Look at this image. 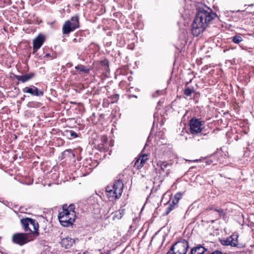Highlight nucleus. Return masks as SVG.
Masks as SVG:
<instances>
[{"label":"nucleus","mask_w":254,"mask_h":254,"mask_svg":"<svg viewBox=\"0 0 254 254\" xmlns=\"http://www.w3.org/2000/svg\"><path fill=\"white\" fill-rule=\"evenodd\" d=\"M195 17L191 23V34L197 36L203 32L210 22L217 16L213 10L201 3H195Z\"/></svg>","instance_id":"obj_1"},{"label":"nucleus","mask_w":254,"mask_h":254,"mask_svg":"<svg viewBox=\"0 0 254 254\" xmlns=\"http://www.w3.org/2000/svg\"><path fill=\"white\" fill-rule=\"evenodd\" d=\"M124 184L121 180H118L114 184L107 186L106 190L109 198L117 199L122 195Z\"/></svg>","instance_id":"obj_2"},{"label":"nucleus","mask_w":254,"mask_h":254,"mask_svg":"<svg viewBox=\"0 0 254 254\" xmlns=\"http://www.w3.org/2000/svg\"><path fill=\"white\" fill-rule=\"evenodd\" d=\"M205 121L196 117L191 118V139H195L196 136H201L206 134L203 133Z\"/></svg>","instance_id":"obj_3"},{"label":"nucleus","mask_w":254,"mask_h":254,"mask_svg":"<svg viewBox=\"0 0 254 254\" xmlns=\"http://www.w3.org/2000/svg\"><path fill=\"white\" fill-rule=\"evenodd\" d=\"M20 223L25 231L31 232L35 237L39 235V224L37 220L26 217L21 219Z\"/></svg>","instance_id":"obj_4"},{"label":"nucleus","mask_w":254,"mask_h":254,"mask_svg":"<svg viewBox=\"0 0 254 254\" xmlns=\"http://www.w3.org/2000/svg\"><path fill=\"white\" fill-rule=\"evenodd\" d=\"M79 27V16H72L70 20L66 21L63 25L62 32L63 35H68L70 32Z\"/></svg>","instance_id":"obj_5"},{"label":"nucleus","mask_w":254,"mask_h":254,"mask_svg":"<svg viewBox=\"0 0 254 254\" xmlns=\"http://www.w3.org/2000/svg\"><path fill=\"white\" fill-rule=\"evenodd\" d=\"M58 219L61 225L64 227H67L71 225L74 222L75 217L73 216V213L70 214L69 212L62 211L59 213Z\"/></svg>","instance_id":"obj_6"},{"label":"nucleus","mask_w":254,"mask_h":254,"mask_svg":"<svg viewBox=\"0 0 254 254\" xmlns=\"http://www.w3.org/2000/svg\"><path fill=\"white\" fill-rule=\"evenodd\" d=\"M189 247V244L185 240H181L176 242L171 247L175 254H186Z\"/></svg>","instance_id":"obj_7"},{"label":"nucleus","mask_w":254,"mask_h":254,"mask_svg":"<svg viewBox=\"0 0 254 254\" xmlns=\"http://www.w3.org/2000/svg\"><path fill=\"white\" fill-rule=\"evenodd\" d=\"M30 236L29 234L15 233L12 235V241L15 244L23 246L32 240L30 239Z\"/></svg>","instance_id":"obj_8"},{"label":"nucleus","mask_w":254,"mask_h":254,"mask_svg":"<svg viewBox=\"0 0 254 254\" xmlns=\"http://www.w3.org/2000/svg\"><path fill=\"white\" fill-rule=\"evenodd\" d=\"M221 148L217 149V150L211 154L209 156H207L203 158L205 160V163L206 165H215L220 161V156H222V153L221 152Z\"/></svg>","instance_id":"obj_9"},{"label":"nucleus","mask_w":254,"mask_h":254,"mask_svg":"<svg viewBox=\"0 0 254 254\" xmlns=\"http://www.w3.org/2000/svg\"><path fill=\"white\" fill-rule=\"evenodd\" d=\"M237 236L231 235L226 239L220 240V243L223 246H231L232 247H238Z\"/></svg>","instance_id":"obj_10"},{"label":"nucleus","mask_w":254,"mask_h":254,"mask_svg":"<svg viewBox=\"0 0 254 254\" xmlns=\"http://www.w3.org/2000/svg\"><path fill=\"white\" fill-rule=\"evenodd\" d=\"M24 93H29L32 96H42L44 94L43 91L39 90L36 87L32 86V87H26L22 89Z\"/></svg>","instance_id":"obj_11"},{"label":"nucleus","mask_w":254,"mask_h":254,"mask_svg":"<svg viewBox=\"0 0 254 254\" xmlns=\"http://www.w3.org/2000/svg\"><path fill=\"white\" fill-rule=\"evenodd\" d=\"M45 41V37L44 35L39 34L33 42V47L34 52L40 49L44 43Z\"/></svg>","instance_id":"obj_12"},{"label":"nucleus","mask_w":254,"mask_h":254,"mask_svg":"<svg viewBox=\"0 0 254 254\" xmlns=\"http://www.w3.org/2000/svg\"><path fill=\"white\" fill-rule=\"evenodd\" d=\"M185 127L183 129L181 135L182 137H184L185 140L190 138V120H188V122L184 123Z\"/></svg>","instance_id":"obj_13"},{"label":"nucleus","mask_w":254,"mask_h":254,"mask_svg":"<svg viewBox=\"0 0 254 254\" xmlns=\"http://www.w3.org/2000/svg\"><path fill=\"white\" fill-rule=\"evenodd\" d=\"M35 74L33 73L26 74L22 75H15V78L18 81H20L22 83H24L32 79Z\"/></svg>","instance_id":"obj_14"},{"label":"nucleus","mask_w":254,"mask_h":254,"mask_svg":"<svg viewBox=\"0 0 254 254\" xmlns=\"http://www.w3.org/2000/svg\"><path fill=\"white\" fill-rule=\"evenodd\" d=\"M74 242V241L73 239L66 237L62 240L61 244L63 247L65 249H68L72 246Z\"/></svg>","instance_id":"obj_15"},{"label":"nucleus","mask_w":254,"mask_h":254,"mask_svg":"<svg viewBox=\"0 0 254 254\" xmlns=\"http://www.w3.org/2000/svg\"><path fill=\"white\" fill-rule=\"evenodd\" d=\"M207 251V249L205 248L201 245H198L197 246L191 248V254H204V253Z\"/></svg>","instance_id":"obj_16"},{"label":"nucleus","mask_w":254,"mask_h":254,"mask_svg":"<svg viewBox=\"0 0 254 254\" xmlns=\"http://www.w3.org/2000/svg\"><path fill=\"white\" fill-rule=\"evenodd\" d=\"M190 229L188 227L186 228L184 234H183V238L181 240H185L188 243V244H189L190 241Z\"/></svg>","instance_id":"obj_17"},{"label":"nucleus","mask_w":254,"mask_h":254,"mask_svg":"<svg viewBox=\"0 0 254 254\" xmlns=\"http://www.w3.org/2000/svg\"><path fill=\"white\" fill-rule=\"evenodd\" d=\"M76 69L79 70L80 72L87 73L89 72V69L83 65H78L75 67Z\"/></svg>","instance_id":"obj_18"},{"label":"nucleus","mask_w":254,"mask_h":254,"mask_svg":"<svg viewBox=\"0 0 254 254\" xmlns=\"http://www.w3.org/2000/svg\"><path fill=\"white\" fill-rule=\"evenodd\" d=\"M74 209H75L74 205L73 204H70L67 207V210H64V211L69 212V213H70V214H71L72 212H73V216L76 217V214H75V212L74 211Z\"/></svg>","instance_id":"obj_19"},{"label":"nucleus","mask_w":254,"mask_h":254,"mask_svg":"<svg viewBox=\"0 0 254 254\" xmlns=\"http://www.w3.org/2000/svg\"><path fill=\"white\" fill-rule=\"evenodd\" d=\"M214 210L218 213L217 216L216 217V219H219L222 217H224L225 215V213L224 212L223 209H214Z\"/></svg>","instance_id":"obj_20"},{"label":"nucleus","mask_w":254,"mask_h":254,"mask_svg":"<svg viewBox=\"0 0 254 254\" xmlns=\"http://www.w3.org/2000/svg\"><path fill=\"white\" fill-rule=\"evenodd\" d=\"M232 41L235 44H239L242 41V37L239 35H235L232 38Z\"/></svg>","instance_id":"obj_21"},{"label":"nucleus","mask_w":254,"mask_h":254,"mask_svg":"<svg viewBox=\"0 0 254 254\" xmlns=\"http://www.w3.org/2000/svg\"><path fill=\"white\" fill-rule=\"evenodd\" d=\"M143 166V163H141L140 162V160L138 158L136 159L135 163L134 164V167L137 170L140 169L141 168H142Z\"/></svg>","instance_id":"obj_22"},{"label":"nucleus","mask_w":254,"mask_h":254,"mask_svg":"<svg viewBox=\"0 0 254 254\" xmlns=\"http://www.w3.org/2000/svg\"><path fill=\"white\" fill-rule=\"evenodd\" d=\"M183 196V193L181 192H178L176 193L174 196V199H173V203H178L179 200L182 198Z\"/></svg>","instance_id":"obj_23"},{"label":"nucleus","mask_w":254,"mask_h":254,"mask_svg":"<svg viewBox=\"0 0 254 254\" xmlns=\"http://www.w3.org/2000/svg\"><path fill=\"white\" fill-rule=\"evenodd\" d=\"M65 133L67 136H69L70 137L75 138L77 137V134L73 130H66Z\"/></svg>","instance_id":"obj_24"},{"label":"nucleus","mask_w":254,"mask_h":254,"mask_svg":"<svg viewBox=\"0 0 254 254\" xmlns=\"http://www.w3.org/2000/svg\"><path fill=\"white\" fill-rule=\"evenodd\" d=\"M168 165V164L164 162L160 161L157 163V166L160 167L163 171L165 170V169L167 167Z\"/></svg>","instance_id":"obj_25"},{"label":"nucleus","mask_w":254,"mask_h":254,"mask_svg":"<svg viewBox=\"0 0 254 254\" xmlns=\"http://www.w3.org/2000/svg\"><path fill=\"white\" fill-rule=\"evenodd\" d=\"M193 110H194L193 116L194 117L199 116V114L201 113L200 107L198 106L194 107L193 108Z\"/></svg>","instance_id":"obj_26"},{"label":"nucleus","mask_w":254,"mask_h":254,"mask_svg":"<svg viewBox=\"0 0 254 254\" xmlns=\"http://www.w3.org/2000/svg\"><path fill=\"white\" fill-rule=\"evenodd\" d=\"M138 158L140 160V162L141 163H143V165H144V163H145L146 161L148 159L147 158V155L146 154H144L142 155H140Z\"/></svg>","instance_id":"obj_27"},{"label":"nucleus","mask_w":254,"mask_h":254,"mask_svg":"<svg viewBox=\"0 0 254 254\" xmlns=\"http://www.w3.org/2000/svg\"><path fill=\"white\" fill-rule=\"evenodd\" d=\"M122 218V216L121 215V213L118 212L117 211L115 212V213L113 215V219L114 220L116 219L119 220V219H121Z\"/></svg>","instance_id":"obj_28"},{"label":"nucleus","mask_w":254,"mask_h":254,"mask_svg":"<svg viewBox=\"0 0 254 254\" xmlns=\"http://www.w3.org/2000/svg\"><path fill=\"white\" fill-rule=\"evenodd\" d=\"M199 96V94L197 93H195L193 97V101L195 103H197L198 102V97Z\"/></svg>","instance_id":"obj_29"},{"label":"nucleus","mask_w":254,"mask_h":254,"mask_svg":"<svg viewBox=\"0 0 254 254\" xmlns=\"http://www.w3.org/2000/svg\"><path fill=\"white\" fill-rule=\"evenodd\" d=\"M184 94L187 96L190 95V89L189 87L187 88L184 91Z\"/></svg>","instance_id":"obj_30"},{"label":"nucleus","mask_w":254,"mask_h":254,"mask_svg":"<svg viewBox=\"0 0 254 254\" xmlns=\"http://www.w3.org/2000/svg\"><path fill=\"white\" fill-rule=\"evenodd\" d=\"M125 209H120L119 211H118V212L121 213V215L123 217L124 215L125 214Z\"/></svg>","instance_id":"obj_31"},{"label":"nucleus","mask_w":254,"mask_h":254,"mask_svg":"<svg viewBox=\"0 0 254 254\" xmlns=\"http://www.w3.org/2000/svg\"><path fill=\"white\" fill-rule=\"evenodd\" d=\"M68 206L67 204H64L63 206V211L67 210Z\"/></svg>","instance_id":"obj_32"},{"label":"nucleus","mask_w":254,"mask_h":254,"mask_svg":"<svg viewBox=\"0 0 254 254\" xmlns=\"http://www.w3.org/2000/svg\"><path fill=\"white\" fill-rule=\"evenodd\" d=\"M66 152H70L72 154V155L74 156V154L72 152V150L71 149H68V150H66L64 151V153H65Z\"/></svg>","instance_id":"obj_33"},{"label":"nucleus","mask_w":254,"mask_h":254,"mask_svg":"<svg viewBox=\"0 0 254 254\" xmlns=\"http://www.w3.org/2000/svg\"><path fill=\"white\" fill-rule=\"evenodd\" d=\"M214 209H217V208H215V207H214L213 206L212 207H209L207 208V210H214Z\"/></svg>","instance_id":"obj_34"},{"label":"nucleus","mask_w":254,"mask_h":254,"mask_svg":"<svg viewBox=\"0 0 254 254\" xmlns=\"http://www.w3.org/2000/svg\"><path fill=\"white\" fill-rule=\"evenodd\" d=\"M201 161V159H195V160H191V163H192V162H199V161Z\"/></svg>","instance_id":"obj_35"},{"label":"nucleus","mask_w":254,"mask_h":254,"mask_svg":"<svg viewBox=\"0 0 254 254\" xmlns=\"http://www.w3.org/2000/svg\"><path fill=\"white\" fill-rule=\"evenodd\" d=\"M167 254H175V253H174L173 251H171V248L170 250H169V251L167 253Z\"/></svg>","instance_id":"obj_36"},{"label":"nucleus","mask_w":254,"mask_h":254,"mask_svg":"<svg viewBox=\"0 0 254 254\" xmlns=\"http://www.w3.org/2000/svg\"><path fill=\"white\" fill-rule=\"evenodd\" d=\"M107 138L106 136H104L103 137V138H102L103 142H105L106 141H107Z\"/></svg>","instance_id":"obj_37"},{"label":"nucleus","mask_w":254,"mask_h":254,"mask_svg":"<svg viewBox=\"0 0 254 254\" xmlns=\"http://www.w3.org/2000/svg\"><path fill=\"white\" fill-rule=\"evenodd\" d=\"M171 210H172V207L171 206H169L168 208V210H167V213L168 214Z\"/></svg>","instance_id":"obj_38"},{"label":"nucleus","mask_w":254,"mask_h":254,"mask_svg":"<svg viewBox=\"0 0 254 254\" xmlns=\"http://www.w3.org/2000/svg\"><path fill=\"white\" fill-rule=\"evenodd\" d=\"M110 254V251H108L107 252L101 253L100 254Z\"/></svg>","instance_id":"obj_39"},{"label":"nucleus","mask_w":254,"mask_h":254,"mask_svg":"<svg viewBox=\"0 0 254 254\" xmlns=\"http://www.w3.org/2000/svg\"><path fill=\"white\" fill-rule=\"evenodd\" d=\"M186 117L189 118V116H187V115H185L183 118V121H184L186 120Z\"/></svg>","instance_id":"obj_40"},{"label":"nucleus","mask_w":254,"mask_h":254,"mask_svg":"<svg viewBox=\"0 0 254 254\" xmlns=\"http://www.w3.org/2000/svg\"><path fill=\"white\" fill-rule=\"evenodd\" d=\"M73 42L75 43L77 42V40L76 38H74L72 40Z\"/></svg>","instance_id":"obj_41"},{"label":"nucleus","mask_w":254,"mask_h":254,"mask_svg":"<svg viewBox=\"0 0 254 254\" xmlns=\"http://www.w3.org/2000/svg\"><path fill=\"white\" fill-rule=\"evenodd\" d=\"M191 94L194 92L193 89L192 88H191Z\"/></svg>","instance_id":"obj_42"},{"label":"nucleus","mask_w":254,"mask_h":254,"mask_svg":"<svg viewBox=\"0 0 254 254\" xmlns=\"http://www.w3.org/2000/svg\"><path fill=\"white\" fill-rule=\"evenodd\" d=\"M188 214H188V211H187L186 212V215H188Z\"/></svg>","instance_id":"obj_43"},{"label":"nucleus","mask_w":254,"mask_h":254,"mask_svg":"<svg viewBox=\"0 0 254 254\" xmlns=\"http://www.w3.org/2000/svg\"><path fill=\"white\" fill-rule=\"evenodd\" d=\"M104 240H105L104 239H101V241H104Z\"/></svg>","instance_id":"obj_44"},{"label":"nucleus","mask_w":254,"mask_h":254,"mask_svg":"<svg viewBox=\"0 0 254 254\" xmlns=\"http://www.w3.org/2000/svg\"><path fill=\"white\" fill-rule=\"evenodd\" d=\"M240 10H237L236 12H240Z\"/></svg>","instance_id":"obj_45"},{"label":"nucleus","mask_w":254,"mask_h":254,"mask_svg":"<svg viewBox=\"0 0 254 254\" xmlns=\"http://www.w3.org/2000/svg\"><path fill=\"white\" fill-rule=\"evenodd\" d=\"M24 97L21 98V100H24Z\"/></svg>","instance_id":"obj_46"},{"label":"nucleus","mask_w":254,"mask_h":254,"mask_svg":"<svg viewBox=\"0 0 254 254\" xmlns=\"http://www.w3.org/2000/svg\"><path fill=\"white\" fill-rule=\"evenodd\" d=\"M46 56H49V54H47V55H46Z\"/></svg>","instance_id":"obj_47"},{"label":"nucleus","mask_w":254,"mask_h":254,"mask_svg":"<svg viewBox=\"0 0 254 254\" xmlns=\"http://www.w3.org/2000/svg\"><path fill=\"white\" fill-rule=\"evenodd\" d=\"M189 254H190V252H189Z\"/></svg>","instance_id":"obj_48"}]
</instances>
